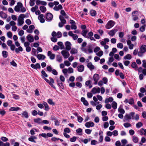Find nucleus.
<instances>
[{
	"instance_id": "09e8293b",
	"label": "nucleus",
	"mask_w": 146,
	"mask_h": 146,
	"mask_svg": "<svg viewBox=\"0 0 146 146\" xmlns=\"http://www.w3.org/2000/svg\"><path fill=\"white\" fill-rule=\"evenodd\" d=\"M48 103L51 105H54L55 104L52 101L51 99H49L47 100Z\"/></svg>"
},
{
	"instance_id": "4be33fe9",
	"label": "nucleus",
	"mask_w": 146,
	"mask_h": 146,
	"mask_svg": "<svg viewBox=\"0 0 146 146\" xmlns=\"http://www.w3.org/2000/svg\"><path fill=\"white\" fill-rule=\"evenodd\" d=\"M63 8L62 7L61 5H59L58 6H55L53 9L54 10L56 11H58L60 9H61Z\"/></svg>"
},
{
	"instance_id": "412c9836",
	"label": "nucleus",
	"mask_w": 146,
	"mask_h": 146,
	"mask_svg": "<svg viewBox=\"0 0 146 146\" xmlns=\"http://www.w3.org/2000/svg\"><path fill=\"white\" fill-rule=\"evenodd\" d=\"M38 59L39 60H44L45 58V56L44 55L39 54L37 56Z\"/></svg>"
},
{
	"instance_id": "9b49d317",
	"label": "nucleus",
	"mask_w": 146,
	"mask_h": 146,
	"mask_svg": "<svg viewBox=\"0 0 146 146\" xmlns=\"http://www.w3.org/2000/svg\"><path fill=\"white\" fill-rule=\"evenodd\" d=\"M46 17V19L48 21H51L53 17V15L50 13H47Z\"/></svg>"
},
{
	"instance_id": "f257e3e1",
	"label": "nucleus",
	"mask_w": 146,
	"mask_h": 146,
	"mask_svg": "<svg viewBox=\"0 0 146 146\" xmlns=\"http://www.w3.org/2000/svg\"><path fill=\"white\" fill-rule=\"evenodd\" d=\"M14 9L15 11L17 12H21L24 13L26 11V9L23 7L22 4L20 2L17 3V5L15 6Z\"/></svg>"
},
{
	"instance_id": "5fc2aeb1",
	"label": "nucleus",
	"mask_w": 146,
	"mask_h": 146,
	"mask_svg": "<svg viewBox=\"0 0 146 146\" xmlns=\"http://www.w3.org/2000/svg\"><path fill=\"white\" fill-rule=\"evenodd\" d=\"M137 64L135 62H133L131 64V66L132 68H135V70H137Z\"/></svg>"
},
{
	"instance_id": "9d476101",
	"label": "nucleus",
	"mask_w": 146,
	"mask_h": 146,
	"mask_svg": "<svg viewBox=\"0 0 146 146\" xmlns=\"http://www.w3.org/2000/svg\"><path fill=\"white\" fill-rule=\"evenodd\" d=\"M71 44L70 42L67 41L66 42L65 45L66 49L69 50L71 48Z\"/></svg>"
},
{
	"instance_id": "e2e57ef3",
	"label": "nucleus",
	"mask_w": 146,
	"mask_h": 146,
	"mask_svg": "<svg viewBox=\"0 0 146 146\" xmlns=\"http://www.w3.org/2000/svg\"><path fill=\"white\" fill-rule=\"evenodd\" d=\"M117 47L118 48H122L123 47V44L121 43H119L117 44Z\"/></svg>"
},
{
	"instance_id": "6ab92c4d",
	"label": "nucleus",
	"mask_w": 146,
	"mask_h": 146,
	"mask_svg": "<svg viewBox=\"0 0 146 146\" xmlns=\"http://www.w3.org/2000/svg\"><path fill=\"white\" fill-rule=\"evenodd\" d=\"M27 39L30 42H32L34 41V38L31 35H29L27 36Z\"/></svg>"
},
{
	"instance_id": "a211bd4d",
	"label": "nucleus",
	"mask_w": 146,
	"mask_h": 146,
	"mask_svg": "<svg viewBox=\"0 0 146 146\" xmlns=\"http://www.w3.org/2000/svg\"><path fill=\"white\" fill-rule=\"evenodd\" d=\"M44 15L42 14L40 15L38 17V19L40 20V21L41 23H44L45 22V20L43 18Z\"/></svg>"
},
{
	"instance_id": "3c124183",
	"label": "nucleus",
	"mask_w": 146,
	"mask_h": 146,
	"mask_svg": "<svg viewBox=\"0 0 146 146\" xmlns=\"http://www.w3.org/2000/svg\"><path fill=\"white\" fill-rule=\"evenodd\" d=\"M31 54L33 55L36 56V50L35 48H33L32 49Z\"/></svg>"
},
{
	"instance_id": "bb28decb",
	"label": "nucleus",
	"mask_w": 146,
	"mask_h": 146,
	"mask_svg": "<svg viewBox=\"0 0 146 146\" xmlns=\"http://www.w3.org/2000/svg\"><path fill=\"white\" fill-rule=\"evenodd\" d=\"M77 50L76 49L74 48H72L70 51V53L72 54H76L77 53Z\"/></svg>"
},
{
	"instance_id": "4c0bfd02",
	"label": "nucleus",
	"mask_w": 146,
	"mask_h": 146,
	"mask_svg": "<svg viewBox=\"0 0 146 146\" xmlns=\"http://www.w3.org/2000/svg\"><path fill=\"white\" fill-rule=\"evenodd\" d=\"M90 14L91 16H95L96 14V11L93 10H92L90 11Z\"/></svg>"
},
{
	"instance_id": "680f3d73",
	"label": "nucleus",
	"mask_w": 146,
	"mask_h": 146,
	"mask_svg": "<svg viewBox=\"0 0 146 146\" xmlns=\"http://www.w3.org/2000/svg\"><path fill=\"white\" fill-rule=\"evenodd\" d=\"M145 25H144L141 26L140 28V30L141 32L144 31L145 30Z\"/></svg>"
},
{
	"instance_id": "cd10ccee",
	"label": "nucleus",
	"mask_w": 146,
	"mask_h": 146,
	"mask_svg": "<svg viewBox=\"0 0 146 146\" xmlns=\"http://www.w3.org/2000/svg\"><path fill=\"white\" fill-rule=\"evenodd\" d=\"M113 100V98L111 97H110L108 98H107L105 100V102L106 103H107L109 102H111Z\"/></svg>"
},
{
	"instance_id": "6e6552de",
	"label": "nucleus",
	"mask_w": 146,
	"mask_h": 146,
	"mask_svg": "<svg viewBox=\"0 0 146 146\" xmlns=\"http://www.w3.org/2000/svg\"><path fill=\"white\" fill-rule=\"evenodd\" d=\"M85 126L87 128L94 127V123L92 121H89L86 122L85 124Z\"/></svg>"
},
{
	"instance_id": "a18cd8bd",
	"label": "nucleus",
	"mask_w": 146,
	"mask_h": 146,
	"mask_svg": "<svg viewBox=\"0 0 146 146\" xmlns=\"http://www.w3.org/2000/svg\"><path fill=\"white\" fill-rule=\"evenodd\" d=\"M114 60V59L113 57H110L109 58V60L108 62V64L110 65V63L113 62Z\"/></svg>"
},
{
	"instance_id": "a19ab883",
	"label": "nucleus",
	"mask_w": 146,
	"mask_h": 146,
	"mask_svg": "<svg viewBox=\"0 0 146 146\" xmlns=\"http://www.w3.org/2000/svg\"><path fill=\"white\" fill-rule=\"evenodd\" d=\"M38 9V7L37 5H35V7L31 8V10L33 12H34L36 10Z\"/></svg>"
},
{
	"instance_id": "864d4df0",
	"label": "nucleus",
	"mask_w": 146,
	"mask_h": 146,
	"mask_svg": "<svg viewBox=\"0 0 146 146\" xmlns=\"http://www.w3.org/2000/svg\"><path fill=\"white\" fill-rule=\"evenodd\" d=\"M112 135L114 136H117L118 134V132L117 130H114L112 132Z\"/></svg>"
},
{
	"instance_id": "aec40b11",
	"label": "nucleus",
	"mask_w": 146,
	"mask_h": 146,
	"mask_svg": "<svg viewBox=\"0 0 146 146\" xmlns=\"http://www.w3.org/2000/svg\"><path fill=\"white\" fill-rule=\"evenodd\" d=\"M87 66L91 70H93L95 68L94 66L92 64L91 62H90L88 63L87 65Z\"/></svg>"
},
{
	"instance_id": "f03ea898",
	"label": "nucleus",
	"mask_w": 146,
	"mask_h": 146,
	"mask_svg": "<svg viewBox=\"0 0 146 146\" xmlns=\"http://www.w3.org/2000/svg\"><path fill=\"white\" fill-rule=\"evenodd\" d=\"M146 51V46L145 45H141L140 49V51L138 52V55L139 56H142Z\"/></svg>"
},
{
	"instance_id": "c85d7f7f",
	"label": "nucleus",
	"mask_w": 146,
	"mask_h": 146,
	"mask_svg": "<svg viewBox=\"0 0 146 146\" xmlns=\"http://www.w3.org/2000/svg\"><path fill=\"white\" fill-rule=\"evenodd\" d=\"M2 56L4 58H6L8 56V52L5 50L3 51L2 52Z\"/></svg>"
},
{
	"instance_id": "e433bc0d",
	"label": "nucleus",
	"mask_w": 146,
	"mask_h": 146,
	"mask_svg": "<svg viewBox=\"0 0 146 146\" xmlns=\"http://www.w3.org/2000/svg\"><path fill=\"white\" fill-rule=\"evenodd\" d=\"M131 56L130 54H127V55L124 57V59L125 60H130L131 58Z\"/></svg>"
},
{
	"instance_id": "2eb2a0df",
	"label": "nucleus",
	"mask_w": 146,
	"mask_h": 146,
	"mask_svg": "<svg viewBox=\"0 0 146 146\" xmlns=\"http://www.w3.org/2000/svg\"><path fill=\"white\" fill-rule=\"evenodd\" d=\"M137 11H135L133 12L132 13V15L133 17V19L134 21H135L138 19V17L135 15V14L137 13Z\"/></svg>"
},
{
	"instance_id": "49530a36",
	"label": "nucleus",
	"mask_w": 146,
	"mask_h": 146,
	"mask_svg": "<svg viewBox=\"0 0 146 146\" xmlns=\"http://www.w3.org/2000/svg\"><path fill=\"white\" fill-rule=\"evenodd\" d=\"M22 116L23 117H25L26 118L28 117V113L26 111H24L22 114Z\"/></svg>"
},
{
	"instance_id": "dca6fc26",
	"label": "nucleus",
	"mask_w": 146,
	"mask_h": 146,
	"mask_svg": "<svg viewBox=\"0 0 146 146\" xmlns=\"http://www.w3.org/2000/svg\"><path fill=\"white\" fill-rule=\"evenodd\" d=\"M117 31V30L116 29H114L110 31L108 33V34L110 36H113L115 33Z\"/></svg>"
},
{
	"instance_id": "2f4dec72",
	"label": "nucleus",
	"mask_w": 146,
	"mask_h": 146,
	"mask_svg": "<svg viewBox=\"0 0 146 146\" xmlns=\"http://www.w3.org/2000/svg\"><path fill=\"white\" fill-rule=\"evenodd\" d=\"M132 140L135 143H137L138 141V139L135 135L132 136Z\"/></svg>"
},
{
	"instance_id": "58836bf2",
	"label": "nucleus",
	"mask_w": 146,
	"mask_h": 146,
	"mask_svg": "<svg viewBox=\"0 0 146 146\" xmlns=\"http://www.w3.org/2000/svg\"><path fill=\"white\" fill-rule=\"evenodd\" d=\"M57 84L62 89H63L64 88V86L63 84L60 81H57Z\"/></svg>"
},
{
	"instance_id": "69168bd1",
	"label": "nucleus",
	"mask_w": 146,
	"mask_h": 146,
	"mask_svg": "<svg viewBox=\"0 0 146 146\" xmlns=\"http://www.w3.org/2000/svg\"><path fill=\"white\" fill-rule=\"evenodd\" d=\"M35 0H30V5L31 6H33L35 5Z\"/></svg>"
},
{
	"instance_id": "4468645a",
	"label": "nucleus",
	"mask_w": 146,
	"mask_h": 146,
	"mask_svg": "<svg viewBox=\"0 0 146 146\" xmlns=\"http://www.w3.org/2000/svg\"><path fill=\"white\" fill-rule=\"evenodd\" d=\"M17 22V25L19 26H21L24 23V19L18 18Z\"/></svg>"
},
{
	"instance_id": "ddd939ff",
	"label": "nucleus",
	"mask_w": 146,
	"mask_h": 146,
	"mask_svg": "<svg viewBox=\"0 0 146 146\" xmlns=\"http://www.w3.org/2000/svg\"><path fill=\"white\" fill-rule=\"evenodd\" d=\"M77 67L78 70L79 72H82L84 70V67L82 65L78 66Z\"/></svg>"
},
{
	"instance_id": "0e129e2a",
	"label": "nucleus",
	"mask_w": 146,
	"mask_h": 146,
	"mask_svg": "<svg viewBox=\"0 0 146 146\" xmlns=\"http://www.w3.org/2000/svg\"><path fill=\"white\" fill-rule=\"evenodd\" d=\"M92 130L88 129H86L85 130V133L88 134H90L91 133Z\"/></svg>"
},
{
	"instance_id": "7ed1b4c3",
	"label": "nucleus",
	"mask_w": 146,
	"mask_h": 146,
	"mask_svg": "<svg viewBox=\"0 0 146 146\" xmlns=\"http://www.w3.org/2000/svg\"><path fill=\"white\" fill-rule=\"evenodd\" d=\"M43 79L47 82L49 84V85L50 86H51L52 87H53L54 89H56V87L53 84L54 83V81L53 78H50L49 79H50V81H49V80L47 79L45 77H43Z\"/></svg>"
},
{
	"instance_id": "8fccbe9b",
	"label": "nucleus",
	"mask_w": 146,
	"mask_h": 146,
	"mask_svg": "<svg viewBox=\"0 0 146 146\" xmlns=\"http://www.w3.org/2000/svg\"><path fill=\"white\" fill-rule=\"evenodd\" d=\"M121 142L122 143V145L125 146V145L127 143V141L126 139H123L121 140Z\"/></svg>"
},
{
	"instance_id": "473e14b6",
	"label": "nucleus",
	"mask_w": 146,
	"mask_h": 146,
	"mask_svg": "<svg viewBox=\"0 0 146 146\" xmlns=\"http://www.w3.org/2000/svg\"><path fill=\"white\" fill-rule=\"evenodd\" d=\"M118 110L119 112L122 114H124L125 113V110L122 108L121 106L118 108Z\"/></svg>"
},
{
	"instance_id": "603ef678",
	"label": "nucleus",
	"mask_w": 146,
	"mask_h": 146,
	"mask_svg": "<svg viewBox=\"0 0 146 146\" xmlns=\"http://www.w3.org/2000/svg\"><path fill=\"white\" fill-rule=\"evenodd\" d=\"M68 73L69 74L72 73L74 72V70L71 67H69L68 69Z\"/></svg>"
},
{
	"instance_id": "1a4fd4ad",
	"label": "nucleus",
	"mask_w": 146,
	"mask_h": 146,
	"mask_svg": "<svg viewBox=\"0 0 146 146\" xmlns=\"http://www.w3.org/2000/svg\"><path fill=\"white\" fill-rule=\"evenodd\" d=\"M48 56L50 58L51 60L54 59L55 57V54H52V52L49 51L47 53Z\"/></svg>"
},
{
	"instance_id": "5701e85b",
	"label": "nucleus",
	"mask_w": 146,
	"mask_h": 146,
	"mask_svg": "<svg viewBox=\"0 0 146 146\" xmlns=\"http://www.w3.org/2000/svg\"><path fill=\"white\" fill-rule=\"evenodd\" d=\"M81 101L82 102L83 104L85 106H88V102L85 100V99L84 97L81 98Z\"/></svg>"
},
{
	"instance_id": "20e7f679",
	"label": "nucleus",
	"mask_w": 146,
	"mask_h": 146,
	"mask_svg": "<svg viewBox=\"0 0 146 146\" xmlns=\"http://www.w3.org/2000/svg\"><path fill=\"white\" fill-rule=\"evenodd\" d=\"M115 23V22L113 21L112 20L110 21L106 25V29H109L114 25Z\"/></svg>"
},
{
	"instance_id": "774afa93",
	"label": "nucleus",
	"mask_w": 146,
	"mask_h": 146,
	"mask_svg": "<svg viewBox=\"0 0 146 146\" xmlns=\"http://www.w3.org/2000/svg\"><path fill=\"white\" fill-rule=\"evenodd\" d=\"M76 86L78 87L79 88H81L82 87V84L79 82H76Z\"/></svg>"
},
{
	"instance_id": "f3484780",
	"label": "nucleus",
	"mask_w": 146,
	"mask_h": 146,
	"mask_svg": "<svg viewBox=\"0 0 146 146\" xmlns=\"http://www.w3.org/2000/svg\"><path fill=\"white\" fill-rule=\"evenodd\" d=\"M88 31L87 29L83 30L82 31L81 34L84 37H85L87 38H89V36H86V35Z\"/></svg>"
},
{
	"instance_id": "6e6d98bb",
	"label": "nucleus",
	"mask_w": 146,
	"mask_h": 146,
	"mask_svg": "<svg viewBox=\"0 0 146 146\" xmlns=\"http://www.w3.org/2000/svg\"><path fill=\"white\" fill-rule=\"evenodd\" d=\"M64 62L65 65L67 66H69L71 64V63L67 60L64 61Z\"/></svg>"
},
{
	"instance_id": "0eeeda50",
	"label": "nucleus",
	"mask_w": 146,
	"mask_h": 146,
	"mask_svg": "<svg viewBox=\"0 0 146 146\" xmlns=\"http://www.w3.org/2000/svg\"><path fill=\"white\" fill-rule=\"evenodd\" d=\"M100 91V89L99 87L97 88L94 87L91 90L92 92L94 94H95L96 93H99Z\"/></svg>"
},
{
	"instance_id": "b1692460",
	"label": "nucleus",
	"mask_w": 146,
	"mask_h": 146,
	"mask_svg": "<svg viewBox=\"0 0 146 146\" xmlns=\"http://www.w3.org/2000/svg\"><path fill=\"white\" fill-rule=\"evenodd\" d=\"M140 135H143L144 134L145 135H146V130L144 129L143 128H141L139 130V131Z\"/></svg>"
},
{
	"instance_id": "c9c22d12",
	"label": "nucleus",
	"mask_w": 146,
	"mask_h": 146,
	"mask_svg": "<svg viewBox=\"0 0 146 146\" xmlns=\"http://www.w3.org/2000/svg\"><path fill=\"white\" fill-rule=\"evenodd\" d=\"M40 9L42 12L44 13L46 11V8L45 7L41 6L40 7Z\"/></svg>"
},
{
	"instance_id": "39448f33",
	"label": "nucleus",
	"mask_w": 146,
	"mask_h": 146,
	"mask_svg": "<svg viewBox=\"0 0 146 146\" xmlns=\"http://www.w3.org/2000/svg\"><path fill=\"white\" fill-rule=\"evenodd\" d=\"M61 54L65 58H67L70 56L69 52L65 50H62L61 52Z\"/></svg>"
},
{
	"instance_id": "f8f14e48",
	"label": "nucleus",
	"mask_w": 146,
	"mask_h": 146,
	"mask_svg": "<svg viewBox=\"0 0 146 146\" xmlns=\"http://www.w3.org/2000/svg\"><path fill=\"white\" fill-rule=\"evenodd\" d=\"M31 67L35 69L38 68H40V64L39 63H36L35 64H31Z\"/></svg>"
},
{
	"instance_id": "de8ad7c7",
	"label": "nucleus",
	"mask_w": 146,
	"mask_h": 146,
	"mask_svg": "<svg viewBox=\"0 0 146 146\" xmlns=\"http://www.w3.org/2000/svg\"><path fill=\"white\" fill-rule=\"evenodd\" d=\"M143 125V124L141 122H139L136 124V127L137 128H139Z\"/></svg>"
},
{
	"instance_id": "f704fd0d",
	"label": "nucleus",
	"mask_w": 146,
	"mask_h": 146,
	"mask_svg": "<svg viewBox=\"0 0 146 146\" xmlns=\"http://www.w3.org/2000/svg\"><path fill=\"white\" fill-rule=\"evenodd\" d=\"M0 16L2 18L5 19L7 17V15L5 13L1 11Z\"/></svg>"
},
{
	"instance_id": "052dcab7",
	"label": "nucleus",
	"mask_w": 146,
	"mask_h": 146,
	"mask_svg": "<svg viewBox=\"0 0 146 146\" xmlns=\"http://www.w3.org/2000/svg\"><path fill=\"white\" fill-rule=\"evenodd\" d=\"M124 126L126 128H128L131 126V124L129 123H125L123 124Z\"/></svg>"
},
{
	"instance_id": "4d7b16f0",
	"label": "nucleus",
	"mask_w": 146,
	"mask_h": 146,
	"mask_svg": "<svg viewBox=\"0 0 146 146\" xmlns=\"http://www.w3.org/2000/svg\"><path fill=\"white\" fill-rule=\"evenodd\" d=\"M103 54V52L102 51H100L99 52L96 54L98 56L101 57Z\"/></svg>"
},
{
	"instance_id": "c03bdc74",
	"label": "nucleus",
	"mask_w": 146,
	"mask_h": 146,
	"mask_svg": "<svg viewBox=\"0 0 146 146\" xmlns=\"http://www.w3.org/2000/svg\"><path fill=\"white\" fill-rule=\"evenodd\" d=\"M80 139L81 142H84L85 144L87 143L88 141H90V139H89V140L87 139Z\"/></svg>"
},
{
	"instance_id": "7c9ffc66",
	"label": "nucleus",
	"mask_w": 146,
	"mask_h": 146,
	"mask_svg": "<svg viewBox=\"0 0 146 146\" xmlns=\"http://www.w3.org/2000/svg\"><path fill=\"white\" fill-rule=\"evenodd\" d=\"M20 108L19 107H11L9 109V110L10 111H17L19 110Z\"/></svg>"
},
{
	"instance_id": "a878e982",
	"label": "nucleus",
	"mask_w": 146,
	"mask_h": 146,
	"mask_svg": "<svg viewBox=\"0 0 146 146\" xmlns=\"http://www.w3.org/2000/svg\"><path fill=\"white\" fill-rule=\"evenodd\" d=\"M42 104L45 107V110L46 111H48L49 110V108L47 103L45 102H43Z\"/></svg>"
},
{
	"instance_id": "79ce46f5",
	"label": "nucleus",
	"mask_w": 146,
	"mask_h": 146,
	"mask_svg": "<svg viewBox=\"0 0 146 146\" xmlns=\"http://www.w3.org/2000/svg\"><path fill=\"white\" fill-rule=\"evenodd\" d=\"M117 104L115 102H113L112 104V107L114 109H115L117 108Z\"/></svg>"
},
{
	"instance_id": "13d9d810",
	"label": "nucleus",
	"mask_w": 146,
	"mask_h": 146,
	"mask_svg": "<svg viewBox=\"0 0 146 146\" xmlns=\"http://www.w3.org/2000/svg\"><path fill=\"white\" fill-rule=\"evenodd\" d=\"M82 129L81 128H78L76 130V132L78 133L79 135L82 134L81 133L82 132Z\"/></svg>"
},
{
	"instance_id": "72a5a7b5",
	"label": "nucleus",
	"mask_w": 146,
	"mask_h": 146,
	"mask_svg": "<svg viewBox=\"0 0 146 146\" xmlns=\"http://www.w3.org/2000/svg\"><path fill=\"white\" fill-rule=\"evenodd\" d=\"M23 50V49L22 48L21 46H19L17 48H16L15 49V52L16 53H18L19 51H22Z\"/></svg>"
},
{
	"instance_id": "37998d69",
	"label": "nucleus",
	"mask_w": 146,
	"mask_h": 146,
	"mask_svg": "<svg viewBox=\"0 0 146 146\" xmlns=\"http://www.w3.org/2000/svg\"><path fill=\"white\" fill-rule=\"evenodd\" d=\"M56 59L57 61L60 62L62 61V58L59 55H57L56 57Z\"/></svg>"
},
{
	"instance_id": "423d86ee",
	"label": "nucleus",
	"mask_w": 146,
	"mask_h": 146,
	"mask_svg": "<svg viewBox=\"0 0 146 146\" xmlns=\"http://www.w3.org/2000/svg\"><path fill=\"white\" fill-rule=\"evenodd\" d=\"M93 79L95 82L94 84L95 85L97 84L98 82L99 79V75L97 74H95L93 77Z\"/></svg>"
},
{
	"instance_id": "bf43d9fd",
	"label": "nucleus",
	"mask_w": 146,
	"mask_h": 146,
	"mask_svg": "<svg viewBox=\"0 0 146 146\" xmlns=\"http://www.w3.org/2000/svg\"><path fill=\"white\" fill-rule=\"evenodd\" d=\"M7 35L9 38H11L12 37V34L11 32H9L7 33Z\"/></svg>"
},
{
	"instance_id": "ea45409f",
	"label": "nucleus",
	"mask_w": 146,
	"mask_h": 146,
	"mask_svg": "<svg viewBox=\"0 0 146 146\" xmlns=\"http://www.w3.org/2000/svg\"><path fill=\"white\" fill-rule=\"evenodd\" d=\"M41 74L42 76V77L43 78V77H48V75L45 72L44 70H42L41 71Z\"/></svg>"
},
{
	"instance_id": "338daca9",
	"label": "nucleus",
	"mask_w": 146,
	"mask_h": 146,
	"mask_svg": "<svg viewBox=\"0 0 146 146\" xmlns=\"http://www.w3.org/2000/svg\"><path fill=\"white\" fill-rule=\"evenodd\" d=\"M7 45L10 46L13 44V42L11 40H8L7 41Z\"/></svg>"
},
{
	"instance_id": "c756f323",
	"label": "nucleus",
	"mask_w": 146,
	"mask_h": 146,
	"mask_svg": "<svg viewBox=\"0 0 146 146\" xmlns=\"http://www.w3.org/2000/svg\"><path fill=\"white\" fill-rule=\"evenodd\" d=\"M132 117L130 116V114H126L124 117V119L126 120L132 119Z\"/></svg>"
},
{
	"instance_id": "393cba45",
	"label": "nucleus",
	"mask_w": 146,
	"mask_h": 146,
	"mask_svg": "<svg viewBox=\"0 0 146 146\" xmlns=\"http://www.w3.org/2000/svg\"><path fill=\"white\" fill-rule=\"evenodd\" d=\"M59 18L61 21V22L63 24H65L66 23V20L64 19V17L60 15L59 17Z\"/></svg>"
}]
</instances>
